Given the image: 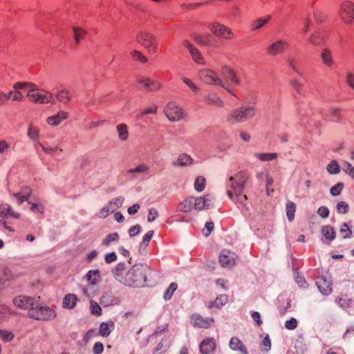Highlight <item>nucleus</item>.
Returning a JSON list of instances; mask_svg holds the SVG:
<instances>
[{
  "instance_id": "34",
  "label": "nucleus",
  "mask_w": 354,
  "mask_h": 354,
  "mask_svg": "<svg viewBox=\"0 0 354 354\" xmlns=\"http://www.w3.org/2000/svg\"><path fill=\"white\" fill-rule=\"evenodd\" d=\"M149 172V167L146 164H140L138 165L136 167L133 169H129L127 170V173L131 175L134 174H148Z\"/></svg>"
},
{
  "instance_id": "20",
  "label": "nucleus",
  "mask_w": 354,
  "mask_h": 354,
  "mask_svg": "<svg viewBox=\"0 0 354 354\" xmlns=\"http://www.w3.org/2000/svg\"><path fill=\"white\" fill-rule=\"evenodd\" d=\"M68 118V113L64 111H59L55 115L49 116L46 119L47 123L50 126H57L62 121Z\"/></svg>"
},
{
  "instance_id": "60",
  "label": "nucleus",
  "mask_w": 354,
  "mask_h": 354,
  "mask_svg": "<svg viewBox=\"0 0 354 354\" xmlns=\"http://www.w3.org/2000/svg\"><path fill=\"white\" fill-rule=\"evenodd\" d=\"M329 213L330 211L328 208L326 206H321L317 210L318 215L322 218H328L329 216Z\"/></svg>"
},
{
  "instance_id": "3",
  "label": "nucleus",
  "mask_w": 354,
  "mask_h": 354,
  "mask_svg": "<svg viewBox=\"0 0 354 354\" xmlns=\"http://www.w3.org/2000/svg\"><path fill=\"white\" fill-rule=\"evenodd\" d=\"M257 114V109L252 106H241L232 110L227 116L226 121L230 124L242 123L252 119Z\"/></svg>"
},
{
  "instance_id": "2",
  "label": "nucleus",
  "mask_w": 354,
  "mask_h": 354,
  "mask_svg": "<svg viewBox=\"0 0 354 354\" xmlns=\"http://www.w3.org/2000/svg\"><path fill=\"white\" fill-rule=\"evenodd\" d=\"M149 270L146 264H136L127 272L120 282L129 287H141L147 280V273Z\"/></svg>"
},
{
  "instance_id": "29",
  "label": "nucleus",
  "mask_w": 354,
  "mask_h": 354,
  "mask_svg": "<svg viewBox=\"0 0 354 354\" xmlns=\"http://www.w3.org/2000/svg\"><path fill=\"white\" fill-rule=\"evenodd\" d=\"M55 97L59 102L66 104L72 100L73 95L68 90L62 89L57 92Z\"/></svg>"
},
{
  "instance_id": "7",
  "label": "nucleus",
  "mask_w": 354,
  "mask_h": 354,
  "mask_svg": "<svg viewBox=\"0 0 354 354\" xmlns=\"http://www.w3.org/2000/svg\"><path fill=\"white\" fill-rule=\"evenodd\" d=\"M27 97L34 103L44 104L55 102L53 93L44 89L38 88L33 93H27Z\"/></svg>"
},
{
  "instance_id": "37",
  "label": "nucleus",
  "mask_w": 354,
  "mask_h": 354,
  "mask_svg": "<svg viewBox=\"0 0 354 354\" xmlns=\"http://www.w3.org/2000/svg\"><path fill=\"white\" fill-rule=\"evenodd\" d=\"M254 156L263 162H269L275 160L278 157L277 153H256Z\"/></svg>"
},
{
  "instance_id": "45",
  "label": "nucleus",
  "mask_w": 354,
  "mask_h": 354,
  "mask_svg": "<svg viewBox=\"0 0 354 354\" xmlns=\"http://www.w3.org/2000/svg\"><path fill=\"white\" fill-rule=\"evenodd\" d=\"M119 240V234L117 232L109 234L102 240V245L108 246L111 242L117 241Z\"/></svg>"
},
{
  "instance_id": "40",
  "label": "nucleus",
  "mask_w": 354,
  "mask_h": 354,
  "mask_svg": "<svg viewBox=\"0 0 354 354\" xmlns=\"http://www.w3.org/2000/svg\"><path fill=\"white\" fill-rule=\"evenodd\" d=\"M296 211V205L292 201H288L286 206V216L289 221H292L295 218V213Z\"/></svg>"
},
{
  "instance_id": "36",
  "label": "nucleus",
  "mask_w": 354,
  "mask_h": 354,
  "mask_svg": "<svg viewBox=\"0 0 354 354\" xmlns=\"http://www.w3.org/2000/svg\"><path fill=\"white\" fill-rule=\"evenodd\" d=\"M321 58L323 64L326 66L330 67L333 66L334 61L332 53L328 49L326 48L322 50L321 53Z\"/></svg>"
},
{
  "instance_id": "14",
  "label": "nucleus",
  "mask_w": 354,
  "mask_h": 354,
  "mask_svg": "<svg viewBox=\"0 0 354 354\" xmlns=\"http://www.w3.org/2000/svg\"><path fill=\"white\" fill-rule=\"evenodd\" d=\"M36 302L33 297L26 295H19L13 299V303L16 306L20 308L27 309L28 311L30 309L33 308Z\"/></svg>"
},
{
  "instance_id": "31",
  "label": "nucleus",
  "mask_w": 354,
  "mask_h": 354,
  "mask_svg": "<svg viewBox=\"0 0 354 354\" xmlns=\"http://www.w3.org/2000/svg\"><path fill=\"white\" fill-rule=\"evenodd\" d=\"M114 327L115 324L112 321L102 322L100 326L99 333L102 337H108Z\"/></svg>"
},
{
  "instance_id": "5",
  "label": "nucleus",
  "mask_w": 354,
  "mask_h": 354,
  "mask_svg": "<svg viewBox=\"0 0 354 354\" xmlns=\"http://www.w3.org/2000/svg\"><path fill=\"white\" fill-rule=\"evenodd\" d=\"M28 316L36 320L48 321L56 317V313L48 306H39L36 302L32 309L28 313Z\"/></svg>"
},
{
  "instance_id": "57",
  "label": "nucleus",
  "mask_w": 354,
  "mask_h": 354,
  "mask_svg": "<svg viewBox=\"0 0 354 354\" xmlns=\"http://www.w3.org/2000/svg\"><path fill=\"white\" fill-rule=\"evenodd\" d=\"M182 80L193 92L197 93L199 91L198 87L190 79L183 77Z\"/></svg>"
},
{
  "instance_id": "18",
  "label": "nucleus",
  "mask_w": 354,
  "mask_h": 354,
  "mask_svg": "<svg viewBox=\"0 0 354 354\" xmlns=\"http://www.w3.org/2000/svg\"><path fill=\"white\" fill-rule=\"evenodd\" d=\"M212 198L210 195L203 197H194V208L198 210L209 209L212 206Z\"/></svg>"
},
{
  "instance_id": "62",
  "label": "nucleus",
  "mask_w": 354,
  "mask_h": 354,
  "mask_svg": "<svg viewBox=\"0 0 354 354\" xmlns=\"http://www.w3.org/2000/svg\"><path fill=\"white\" fill-rule=\"evenodd\" d=\"M314 18L317 23L321 24L326 18V15L319 10L314 11Z\"/></svg>"
},
{
  "instance_id": "33",
  "label": "nucleus",
  "mask_w": 354,
  "mask_h": 354,
  "mask_svg": "<svg viewBox=\"0 0 354 354\" xmlns=\"http://www.w3.org/2000/svg\"><path fill=\"white\" fill-rule=\"evenodd\" d=\"M335 302L344 310H346L349 307L354 306V301L346 296L344 297L336 298Z\"/></svg>"
},
{
  "instance_id": "22",
  "label": "nucleus",
  "mask_w": 354,
  "mask_h": 354,
  "mask_svg": "<svg viewBox=\"0 0 354 354\" xmlns=\"http://www.w3.org/2000/svg\"><path fill=\"white\" fill-rule=\"evenodd\" d=\"M204 100L207 104L214 106L216 107H223L224 104L222 99L218 96V95L214 92H210L205 95Z\"/></svg>"
},
{
  "instance_id": "54",
  "label": "nucleus",
  "mask_w": 354,
  "mask_h": 354,
  "mask_svg": "<svg viewBox=\"0 0 354 354\" xmlns=\"http://www.w3.org/2000/svg\"><path fill=\"white\" fill-rule=\"evenodd\" d=\"M125 270V264L124 263H119L116 265L114 270V274L117 279L120 281L122 280V273Z\"/></svg>"
},
{
  "instance_id": "46",
  "label": "nucleus",
  "mask_w": 354,
  "mask_h": 354,
  "mask_svg": "<svg viewBox=\"0 0 354 354\" xmlns=\"http://www.w3.org/2000/svg\"><path fill=\"white\" fill-rule=\"evenodd\" d=\"M6 101L10 98H12V100H19V101H21L24 99L23 94L21 93V92H20L18 90L11 91L8 93H6Z\"/></svg>"
},
{
  "instance_id": "13",
  "label": "nucleus",
  "mask_w": 354,
  "mask_h": 354,
  "mask_svg": "<svg viewBox=\"0 0 354 354\" xmlns=\"http://www.w3.org/2000/svg\"><path fill=\"white\" fill-rule=\"evenodd\" d=\"M183 46L186 48L192 59L198 64H204L205 59L200 50L188 39H184Z\"/></svg>"
},
{
  "instance_id": "12",
  "label": "nucleus",
  "mask_w": 354,
  "mask_h": 354,
  "mask_svg": "<svg viewBox=\"0 0 354 354\" xmlns=\"http://www.w3.org/2000/svg\"><path fill=\"white\" fill-rule=\"evenodd\" d=\"M210 30L214 35L220 38L232 39L234 37V33L228 27L219 23L212 24Z\"/></svg>"
},
{
  "instance_id": "32",
  "label": "nucleus",
  "mask_w": 354,
  "mask_h": 354,
  "mask_svg": "<svg viewBox=\"0 0 354 354\" xmlns=\"http://www.w3.org/2000/svg\"><path fill=\"white\" fill-rule=\"evenodd\" d=\"M322 234L328 241H333L336 236L334 228L330 225H324L322 227Z\"/></svg>"
},
{
  "instance_id": "21",
  "label": "nucleus",
  "mask_w": 354,
  "mask_h": 354,
  "mask_svg": "<svg viewBox=\"0 0 354 354\" xmlns=\"http://www.w3.org/2000/svg\"><path fill=\"white\" fill-rule=\"evenodd\" d=\"M193 39L198 44L203 45V46H214V41L212 39V37L211 35L206 33V34H198V33H194L192 35Z\"/></svg>"
},
{
  "instance_id": "64",
  "label": "nucleus",
  "mask_w": 354,
  "mask_h": 354,
  "mask_svg": "<svg viewBox=\"0 0 354 354\" xmlns=\"http://www.w3.org/2000/svg\"><path fill=\"white\" fill-rule=\"evenodd\" d=\"M346 80L348 86L351 88L354 89V75L351 72L347 73L346 75Z\"/></svg>"
},
{
  "instance_id": "63",
  "label": "nucleus",
  "mask_w": 354,
  "mask_h": 354,
  "mask_svg": "<svg viewBox=\"0 0 354 354\" xmlns=\"http://www.w3.org/2000/svg\"><path fill=\"white\" fill-rule=\"evenodd\" d=\"M297 326V322L295 318H291L285 323V327L288 330H294Z\"/></svg>"
},
{
  "instance_id": "11",
  "label": "nucleus",
  "mask_w": 354,
  "mask_h": 354,
  "mask_svg": "<svg viewBox=\"0 0 354 354\" xmlns=\"http://www.w3.org/2000/svg\"><path fill=\"white\" fill-rule=\"evenodd\" d=\"M339 17L346 24L354 21V5L351 1H344L340 6Z\"/></svg>"
},
{
  "instance_id": "1",
  "label": "nucleus",
  "mask_w": 354,
  "mask_h": 354,
  "mask_svg": "<svg viewBox=\"0 0 354 354\" xmlns=\"http://www.w3.org/2000/svg\"><path fill=\"white\" fill-rule=\"evenodd\" d=\"M250 178L249 173L241 170L230 176L226 181L227 195L228 198L239 206L246 207L248 197L243 194V189Z\"/></svg>"
},
{
  "instance_id": "10",
  "label": "nucleus",
  "mask_w": 354,
  "mask_h": 354,
  "mask_svg": "<svg viewBox=\"0 0 354 354\" xmlns=\"http://www.w3.org/2000/svg\"><path fill=\"white\" fill-rule=\"evenodd\" d=\"M137 82L139 88L145 92H155L160 90L162 87L160 82L147 76L138 77Z\"/></svg>"
},
{
  "instance_id": "41",
  "label": "nucleus",
  "mask_w": 354,
  "mask_h": 354,
  "mask_svg": "<svg viewBox=\"0 0 354 354\" xmlns=\"http://www.w3.org/2000/svg\"><path fill=\"white\" fill-rule=\"evenodd\" d=\"M326 170L330 174L336 175L340 172V167L335 160H333L327 165Z\"/></svg>"
},
{
  "instance_id": "6",
  "label": "nucleus",
  "mask_w": 354,
  "mask_h": 354,
  "mask_svg": "<svg viewBox=\"0 0 354 354\" xmlns=\"http://www.w3.org/2000/svg\"><path fill=\"white\" fill-rule=\"evenodd\" d=\"M136 41L146 48L149 53H154L157 50V39L151 32L140 31L136 37Z\"/></svg>"
},
{
  "instance_id": "49",
  "label": "nucleus",
  "mask_w": 354,
  "mask_h": 354,
  "mask_svg": "<svg viewBox=\"0 0 354 354\" xmlns=\"http://www.w3.org/2000/svg\"><path fill=\"white\" fill-rule=\"evenodd\" d=\"M73 32L74 38L76 43H79L81 40H82L84 38L86 35V32L80 28L74 27Z\"/></svg>"
},
{
  "instance_id": "51",
  "label": "nucleus",
  "mask_w": 354,
  "mask_h": 354,
  "mask_svg": "<svg viewBox=\"0 0 354 354\" xmlns=\"http://www.w3.org/2000/svg\"><path fill=\"white\" fill-rule=\"evenodd\" d=\"M343 188H344V183H337V184H335L334 186H333L330 189V194L333 196H337L341 194Z\"/></svg>"
},
{
  "instance_id": "16",
  "label": "nucleus",
  "mask_w": 354,
  "mask_h": 354,
  "mask_svg": "<svg viewBox=\"0 0 354 354\" xmlns=\"http://www.w3.org/2000/svg\"><path fill=\"white\" fill-rule=\"evenodd\" d=\"M191 323L194 327L208 328L214 323V319L209 317H203L198 314H194L191 317Z\"/></svg>"
},
{
  "instance_id": "8",
  "label": "nucleus",
  "mask_w": 354,
  "mask_h": 354,
  "mask_svg": "<svg viewBox=\"0 0 354 354\" xmlns=\"http://www.w3.org/2000/svg\"><path fill=\"white\" fill-rule=\"evenodd\" d=\"M124 198L118 196L109 201L99 212L98 217L105 218L110 214L113 213L117 209L121 207L124 203Z\"/></svg>"
},
{
  "instance_id": "52",
  "label": "nucleus",
  "mask_w": 354,
  "mask_h": 354,
  "mask_svg": "<svg viewBox=\"0 0 354 354\" xmlns=\"http://www.w3.org/2000/svg\"><path fill=\"white\" fill-rule=\"evenodd\" d=\"M177 288L178 285L176 283H171L164 293V299L165 300H169L171 298L174 292L177 289Z\"/></svg>"
},
{
  "instance_id": "61",
  "label": "nucleus",
  "mask_w": 354,
  "mask_h": 354,
  "mask_svg": "<svg viewBox=\"0 0 354 354\" xmlns=\"http://www.w3.org/2000/svg\"><path fill=\"white\" fill-rule=\"evenodd\" d=\"M214 230V223L213 222H207L205 223V229L203 230V234L205 236H208L212 230Z\"/></svg>"
},
{
  "instance_id": "44",
  "label": "nucleus",
  "mask_w": 354,
  "mask_h": 354,
  "mask_svg": "<svg viewBox=\"0 0 354 354\" xmlns=\"http://www.w3.org/2000/svg\"><path fill=\"white\" fill-rule=\"evenodd\" d=\"M339 232L342 235L343 239H349L351 237L352 231L346 223L341 225Z\"/></svg>"
},
{
  "instance_id": "53",
  "label": "nucleus",
  "mask_w": 354,
  "mask_h": 354,
  "mask_svg": "<svg viewBox=\"0 0 354 354\" xmlns=\"http://www.w3.org/2000/svg\"><path fill=\"white\" fill-rule=\"evenodd\" d=\"M131 56L133 59L140 62L142 63H147L148 61L147 58L142 54V52L139 50H133L131 53Z\"/></svg>"
},
{
  "instance_id": "50",
  "label": "nucleus",
  "mask_w": 354,
  "mask_h": 354,
  "mask_svg": "<svg viewBox=\"0 0 354 354\" xmlns=\"http://www.w3.org/2000/svg\"><path fill=\"white\" fill-rule=\"evenodd\" d=\"M91 312L93 315L100 316L102 315V308L95 301H90Z\"/></svg>"
},
{
  "instance_id": "58",
  "label": "nucleus",
  "mask_w": 354,
  "mask_h": 354,
  "mask_svg": "<svg viewBox=\"0 0 354 354\" xmlns=\"http://www.w3.org/2000/svg\"><path fill=\"white\" fill-rule=\"evenodd\" d=\"M290 84L298 95H303L302 85L300 82L296 80H293L290 82Z\"/></svg>"
},
{
  "instance_id": "48",
  "label": "nucleus",
  "mask_w": 354,
  "mask_h": 354,
  "mask_svg": "<svg viewBox=\"0 0 354 354\" xmlns=\"http://www.w3.org/2000/svg\"><path fill=\"white\" fill-rule=\"evenodd\" d=\"M39 129L30 124L28 129L27 136L30 139L36 140L39 138Z\"/></svg>"
},
{
  "instance_id": "23",
  "label": "nucleus",
  "mask_w": 354,
  "mask_h": 354,
  "mask_svg": "<svg viewBox=\"0 0 354 354\" xmlns=\"http://www.w3.org/2000/svg\"><path fill=\"white\" fill-rule=\"evenodd\" d=\"M215 348L216 343L212 338H207L200 344V351L202 354H210Z\"/></svg>"
},
{
  "instance_id": "30",
  "label": "nucleus",
  "mask_w": 354,
  "mask_h": 354,
  "mask_svg": "<svg viewBox=\"0 0 354 354\" xmlns=\"http://www.w3.org/2000/svg\"><path fill=\"white\" fill-rule=\"evenodd\" d=\"M77 298L74 294H67L63 299L62 306L65 308L73 309L77 304Z\"/></svg>"
},
{
  "instance_id": "9",
  "label": "nucleus",
  "mask_w": 354,
  "mask_h": 354,
  "mask_svg": "<svg viewBox=\"0 0 354 354\" xmlns=\"http://www.w3.org/2000/svg\"><path fill=\"white\" fill-rule=\"evenodd\" d=\"M164 113L168 120L171 122H177L184 118L183 110L174 102H170L166 105Z\"/></svg>"
},
{
  "instance_id": "28",
  "label": "nucleus",
  "mask_w": 354,
  "mask_h": 354,
  "mask_svg": "<svg viewBox=\"0 0 354 354\" xmlns=\"http://www.w3.org/2000/svg\"><path fill=\"white\" fill-rule=\"evenodd\" d=\"M194 208V197L190 196L180 203L178 206V209L180 212H189Z\"/></svg>"
},
{
  "instance_id": "4",
  "label": "nucleus",
  "mask_w": 354,
  "mask_h": 354,
  "mask_svg": "<svg viewBox=\"0 0 354 354\" xmlns=\"http://www.w3.org/2000/svg\"><path fill=\"white\" fill-rule=\"evenodd\" d=\"M198 78L203 83L210 85L220 86L226 90L229 93L235 96L234 93L225 84L217 75L216 73L209 68L201 69L198 71Z\"/></svg>"
},
{
  "instance_id": "17",
  "label": "nucleus",
  "mask_w": 354,
  "mask_h": 354,
  "mask_svg": "<svg viewBox=\"0 0 354 354\" xmlns=\"http://www.w3.org/2000/svg\"><path fill=\"white\" fill-rule=\"evenodd\" d=\"M316 285L320 292L324 295H328L332 292V283L326 276H322L317 279Z\"/></svg>"
},
{
  "instance_id": "59",
  "label": "nucleus",
  "mask_w": 354,
  "mask_h": 354,
  "mask_svg": "<svg viewBox=\"0 0 354 354\" xmlns=\"http://www.w3.org/2000/svg\"><path fill=\"white\" fill-rule=\"evenodd\" d=\"M274 183V179L270 176L269 174L266 175V191L267 194L269 195L270 192H273L274 189L272 188V185Z\"/></svg>"
},
{
  "instance_id": "42",
  "label": "nucleus",
  "mask_w": 354,
  "mask_h": 354,
  "mask_svg": "<svg viewBox=\"0 0 354 354\" xmlns=\"http://www.w3.org/2000/svg\"><path fill=\"white\" fill-rule=\"evenodd\" d=\"M270 15H268L266 18H258L252 24V29L256 30L262 28L270 19Z\"/></svg>"
},
{
  "instance_id": "56",
  "label": "nucleus",
  "mask_w": 354,
  "mask_h": 354,
  "mask_svg": "<svg viewBox=\"0 0 354 354\" xmlns=\"http://www.w3.org/2000/svg\"><path fill=\"white\" fill-rule=\"evenodd\" d=\"M39 146L42 149V150L47 154L53 155L54 154L57 150H59V151H62V149H59L58 147H48L44 146L42 143L39 142Z\"/></svg>"
},
{
  "instance_id": "27",
  "label": "nucleus",
  "mask_w": 354,
  "mask_h": 354,
  "mask_svg": "<svg viewBox=\"0 0 354 354\" xmlns=\"http://www.w3.org/2000/svg\"><path fill=\"white\" fill-rule=\"evenodd\" d=\"M223 73L231 82L232 86H236L240 85V80L237 77L235 71L228 66H225L222 69Z\"/></svg>"
},
{
  "instance_id": "25",
  "label": "nucleus",
  "mask_w": 354,
  "mask_h": 354,
  "mask_svg": "<svg viewBox=\"0 0 354 354\" xmlns=\"http://www.w3.org/2000/svg\"><path fill=\"white\" fill-rule=\"evenodd\" d=\"M7 216H10L13 218H19L20 214L15 212L10 205L7 203L1 204L0 205V217L6 218Z\"/></svg>"
},
{
  "instance_id": "39",
  "label": "nucleus",
  "mask_w": 354,
  "mask_h": 354,
  "mask_svg": "<svg viewBox=\"0 0 354 354\" xmlns=\"http://www.w3.org/2000/svg\"><path fill=\"white\" fill-rule=\"evenodd\" d=\"M177 162L179 166L185 167L192 165L194 160L187 153H182L178 156Z\"/></svg>"
},
{
  "instance_id": "43",
  "label": "nucleus",
  "mask_w": 354,
  "mask_h": 354,
  "mask_svg": "<svg viewBox=\"0 0 354 354\" xmlns=\"http://www.w3.org/2000/svg\"><path fill=\"white\" fill-rule=\"evenodd\" d=\"M227 302V296L226 295H221L217 297L214 302H209L208 308H212L213 306L221 307Z\"/></svg>"
},
{
  "instance_id": "26",
  "label": "nucleus",
  "mask_w": 354,
  "mask_h": 354,
  "mask_svg": "<svg viewBox=\"0 0 354 354\" xmlns=\"http://www.w3.org/2000/svg\"><path fill=\"white\" fill-rule=\"evenodd\" d=\"M229 346L234 351H239L242 354H248V350L241 339L236 337L231 338Z\"/></svg>"
},
{
  "instance_id": "24",
  "label": "nucleus",
  "mask_w": 354,
  "mask_h": 354,
  "mask_svg": "<svg viewBox=\"0 0 354 354\" xmlns=\"http://www.w3.org/2000/svg\"><path fill=\"white\" fill-rule=\"evenodd\" d=\"M13 279L14 275L11 270L8 268H4L0 272V288L8 286Z\"/></svg>"
},
{
  "instance_id": "15",
  "label": "nucleus",
  "mask_w": 354,
  "mask_h": 354,
  "mask_svg": "<svg viewBox=\"0 0 354 354\" xmlns=\"http://www.w3.org/2000/svg\"><path fill=\"white\" fill-rule=\"evenodd\" d=\"M288 46V44L286 41L283 39L277 40L266 48V52L270 56H276L283 53Z\"/></svg>"
},
{
  "instance_id": "55",
  "label": "nucleus",
  "mask_w": 354,
  "mask_h": 354,
  "mask_svg": "<svg viewBox=\"0 0 354 354\" xmlns=\"http://www.w3.org/2000/svg\"><path fill=\"white\" fill-rule=\"evenodd\" d=\"M336 209L337 213L345 214L348 211V205L344 201L339 202L336 205Z\"/></svg>"
},
{
  "instance_id": "35",
  "label": "nucleus",
  "mask_w": 354,
  "mask_h": 354,
  "mask_svg": "<svg viewBox=\"0 0 354 354\" xmlns=\"http://www.w3.org/2000/svg\"><path fill=\"white\" fill-rule=\"evenodd\" d=\"M85 278L91 284L95 285L100 281V272L98 270H89L86 273Z\"/></svg>"
},
{
  "instance_id": "19",
  "label": "nucleus",
  "mask_w": 354,
  "mask_h": 354,
  "mask_svg": "<svg viewBox=\"0 0 354 354\" xmlns=\"http://www.w3.org/2000/svg\"><path fill=\"white\" fill-rule=\"evenodd\" d=\"M219 262L223 267L230 268L235 263L234 253L229 250H223L219 256Z\"/></svg>"
},
{
  "instance_id": "47",
  "label": "nucleus",
  "mask_w": 354,
  "mask_h": 354,
  "mask_svg": "<svg viewBox=\"0 0 354 354\" xmlns=\"http://www.w3.org/2000/svg\"><path fill=\"white\" fill-rule=\"evenodd\" d=\"M205 187V178L203 176H198L194 182V188L197 192H202Z\"/></svg>"
},
{
  "instance_id": "38",
  "label": "nucleus",
  "mask_w": 354,
  "mask_h": 354,
  "mask_svg": "<svg viewBox=\"0 0 354 354\" xmlns=\"http://www.w3.org/2000/svg\"><path fill=\"white\" fill-rule=\"evenodd\" d=\"M116 131L118 134V138L120 140H127L129 137V131L127 126L125 124H120L116 127Z\"/></svg>"
}]
</instances>
